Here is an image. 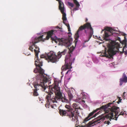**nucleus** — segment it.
I'll return each instance as SVG.
<instances>
[{
    "label": "nucleus",
    "mask_w": 127,
    "mask_h": 127,
    "mask_svg": "<svg viewBox=\"0 0 127 127\" xmlns=\"http://www.w3.org/2000/svg\"><path fill=\"white\" fill-rule=\"evenodd\" d=\"M67 3L68 5L71 7H73L74 6V5L73 3H71L69 2H68Z\"/></svg>",
    "instance_id": "obj_24"
},
{
    "label": "nucleus",
    "mask_w": 127,
    "mask_h": 127,
    "mask_svg": "<svg viewBox=\"0 0 127 127\" xmlns=\"http://www.w3.org/2000/svg\"><path fill=\"white\" fill-rule=\"evenodd\" d=\"M67 50L66 49H64V50L61 52H58V55L59 58H60L62 55H64L66 52Z\"/></svg>",
    "instance_id": "obj_18"
},
{
    "label": "nucleus",
    "mask_w": 127,
    "mask_h": 127,
    "mask_svg": "<svg viewBox=\"0 0 127 127\" xmlns=\"http://www.w3.org/2000/svg\"><path fill=\"white\" fill-rule=\"evenodd\" d=\"M67 91H67V92L68 94V95L70 100L73 97V96L70 90H67Z\"/></svg>",
    "instance_id": "obj_20"
},
{
    "label": "nucleus",
    "mask_w": 127,
    "mask_h": 127,
    "mask_svg": "<svg viewBox=\"0 0 127 127\" xmlns=\"http://www.w3.org/2000/svg\"><path fill=\"white\" fill-rule=\"evenodd\" d=\"M116 40H118L120 42H121V39L120 37H116Z\"/></svg>",
    "instance_id": "obj_25"
},
{
    "label": "nucleus",
    "mask_w": 127,
    "mask_h": 127,
    "mask_svg": "<svg viewBox=\"0 0 127 127\" xmlns=\"http://www.w3.org/2000/svg\"><path fill=\"white\" fill-rule=\"evenodd\" d=\"M123 51L124 52V54L125 55H127V50H126V51Z\"/></svg>",
    "instance_id": "obj_27"
},
{
    "label": "nucleus",
    "mask_w": 127,
    "mask_h": 127,
    "mask_svg": "<svg viewBox=\"0 0 127 127\" xmlns=\"http://www.w3.org/2000/svg\"><path fill=\"white\" fill-rule=\"evenodd\" d=\"M61 83L60 81L58 79H55L54 80V83L51 86L49 85V90L50 92L46 96V99L48 105H50L51 107L55 109L56 106V104H54V105H52L53 103L57 102V89L58 87H59V84Z\"/></svg>",
    "instance_id": "obj_6"
},
{
    "label": "nucleus",
    "mask_w": 127,
    "mask_h": 127,
    "mask_svg": "<svg viewBox=\"0 0 127 127\" xmlns=\"http://www.w3.org/2000/svg\"><path fill=\"white\" fill-rule=\"evenodd\" d=\"M92 60L94 63L97 64L98 63V61L97 59L95 56H93L92 57Z\"/></svg>",
    "instance_id": "obj_21"
},
{
    "label": "nucleus",
    "mask_w": 127,
    "mask_h": 127,
    "mask_svg": "<svg viewBox=\"0 0 127 127\" xmlns=\"http://www.w3.org/2000/svg\"><path fill=\"white\" fill-rule=\"evenodd\" d=\"M124 46L123 49V51H124V49L125 48H126L127 47V42L126 41H124Z\"/></svg>",
    "instance_id": "obj_23"
},
{
    "label": "nucleus",
    "mask_w": 127,
    "mask_h": 127,
    "mask_svg": "<svg viewBox=\"0 0 127 127\" xmlns=\"http://www.w3.org/2000/svg\"><path fill=\"white\" fill-rule=\"evenodd\" d=\"M88 19H87L86 18V22H87V21H88Z\"/></svg>",
    "instance_id": "obj_30"
},
{
    "label": "nucleus",
    "mask_w": 127,
    "mask_h": 127,
    "mask_svg": "<svg viewBox=\"0 0 127 127\" xmlns=\"http://www.w3.org/2000/svg\"><path fill=\"white\" fill-rule=\"evenodd\" d=\"M74 49H73L72 51L70 50V52L66 56L65 59V66H63L61 68L62 71L61 74L62 75L61 78L64 76L63 72L67 69L71 68L72 67L71 65L72 63H74L75 59V56L72 54V52Z\"/></svg>",
    "instance_id": "obj_7"
},
{
    "label": "nucleus",
    "mask_w": 127,
    "mask_h": 127,
    "mask_svg": "<svg viewBox=\"0 0 127 127\" xmlns=\"http://www.w3.org/2000/svg\"><path fill=\"white\" fill-rule=\"evenodd\" d=\"M41 58H45L49 62V61L51 62L54 63L58 61L59 58L57 56L55 55V53L52 51H50L49 53H45V54H42L40 56Z\"/></svg>",
    "instance_id": "obj_9"
},
{
    "label": "nucleus",
    "mask_w": 127,
    "mask_h": 127,
    "mask_svg": "<svg viewBox=\"0 0 127 127\" xmlns=\"http://www.w3.org/2000/svg\"><path fill=\"white\" fill-rule=\"evenodd\" d=\"M106 50V49L105 50H104V51H106V52H107V51Z\"/></svg>",
    "instance_id": "obj_32"
},
{
    "label": "nucleus",
    "mask_w": 127,
    "mask_h": 127,
    "mask_svg": "<svg viewBox=\"0 0 127 127\" xmlns=\"http://www.w3.org/2000/svg\"><path fill=\"white\" fill-rule=\"evenodd\" d=\"M46 105H45L46 107Z\"/></svg>",
    "instance_id": "obj_35"
},
{
    "label": "nucleus",
    "mask_w": 127,
    "mask_h": 127,
    "mask_svg": "<svg viewBox=\"0 0 127 127\" xmlns=\"http://www.w3.org/2000/svg\"><path fill=\"white\" fill-rule=\"evenodd\" d=\"M33 71L37 74L36 80L33 84L35 88L33 95L34 96H37L39 95V90L45 91L46 89L48 87V85L51 83V79L49 76L44 73V70L39 66L35 68Z\"/></svg>",
    "instance_id": "obj_2"
},
{
    "label": "nucleus",
    "mask_w": 127,
    "mask_h": 127,
    "mask_svg": "<svg viewBox=\"0 0 127 127\" xmlns=\"http://www.w3.org/2000/svg\"><path fill=\"white\" fill-rule=\"evenodd\" d=\"M73 1L76 6V7L74 8L73 11H76L78 10L80 6V5L79 2L76 0H73Z\"/></svg>",
    "instance_id": "obj_16"
},
{
    "label": "nucleus",
    "mask_w": 127,
    "mask_h": 127,
    "mask_svg": "<svg viewBox=\"0 0 127 127\" xmlns=\"http://www.w3.org/2000/svg\"><path fill=\"white\" fill-rule=\"evenodd\" d=\"M71 70L70 69H69L65 73V77L68 80H69L71 77Z\"/></svg>",
    "instance_id": "obj_15"
},
{
    "label": "nucleus",
    "mask_w": 127,
    "mask_h": 127,
    "mask_svg": "<svg viewBox=\"0 0 127 127\" xmlns=\"http://www.w3.org/2000/svg\"><path fill=\"white\" fill-rule=\"evenodd\" d=\"M109 122L108 121V122H107V124H109Z\"/></svg>",
    "instance_id": "obj_33"
},
{
    "label": "nucleus",
    "mask_w": 127,
    "mask_h": 127,
    "mask_svg": "<svg viewBox=\"0 0 127 127\" xmlns=\"http://www.w3.org/2000/svg\"><path fill=\"white\" fill-rule=\"evenodd\" d=\"M57 89V92L56 93L57 94V99L59 101H61L62 102L66 103L65 107L67 109L66 110L68 112V116L72 121H76V123H78V120L77 116L76 114H78L81 109L79 106V104L78 103H73L71 107L70 106V102L69 100L66 98L64 95V97L63 96L60 92V87H58Z\"/></svg>",
    "instance_id": "obj_3"
},
{
    "label": "nucleus",
    "mask_w": 127,
    "mask_h": 127,
    "mask_svg": "<svg viewBox=\"0 0 127 127\" xmlns=\"http://www.w3.org/2000/svg\"><path fill=\"white\" fill-rule=\"evenodd\" d=\"M80 96H81V97L80 98V99L82 100L84 98H86L87 95H86L85 93L83 92L81 93Z\"/></svg>",
    "instance_id": "obj_19"
},
{
    "label": "nucleus",
    "mask_w": 127,
    "mask_h": 127,
    "mask_svg": "<svg viewBox=\"0 0 127 127\" xmlns=\"http://www.w3.org/2000/svg\"><path fill=\"white\" fill-rule=\"evenodd\" d=\"M108 47L107 52H106V51H102L100 56L105 57L109 59L111 55H115L116 54L117 52L116 46L112 44H109Z\"/></svg>",
    "instance_id": "obj_8"
},
{
    "label": "nucleus",
    "mask_w": 127,
    "mask_h": 127,
    "mask_svg": "<svg viewBox=\"0 0 127 127\" xmlns=\"http://www.w3.org/2000/svg\"><path fill=\"white\" fill-rule=\"evenodd\" d=\"M79 102H80L83 104H84L85 103V101L84 100H81V101H80Z\"/></svg>",
    "instance_id": "obj_26"
},
{
    "label": "nucleus",
    "mask_w": 127,
    "mask_h": 127,
    "mask_svg": "<svg viewBox=\"0 0 127 127\" xmlns=\"http://www.w3.org/2000/svg\"><path fill=\"white\" fill-rule=\"evenodd\" d=\"M125 0L127 1V0Z\"/></svg>",
    "instance_id": "obj_37"
},
{
    "label": "nucleus",
    "mask_w": 127,
    "mask_h": 127,
    "mask_svg": "<svg viewBox=\"0 0 127 127\" xmlns=\"http://www.w3.org/2000/svg\"><path fill=\"white\" fill-rule=\"evenodd\" d=\"M93 32V30L90 23H87L83 26H81L75 35V40L74 42L75 47H78L80 43V41H78V39L80 38L82 41L87 42L92 36Z\"/></svg>",
    "instance_id": "obj_4"
},
{
    "label": "nucleus",
    "mask_w": 127,
    "mask_h": 127,
    "mask_svg": "<svg viewBox=\"0 0 127 127\" xmlns=\"http://www.w3.org/2000/svg\"><path fill=\"white\" fill-rule=\"evenodd\" d=\"M127 82V76L124 73L122 78L120 79V85L122 86L124 83H126Z\"/></svg>",
    "instance_id": "obj_14"
},
{
    "label": "nucleus",
    "mask_w": 127,
    "mask_h": 127,
    "mask_svg": "<svg viewBox=\"0 0 127 127\" xmlns=\"http://www.w3.org/2000/svg\"><path fill=\"white\" fill-rule=\"evenodd\" d=\"M104 118L103 116L102 117H100V116L97 117L93 122H90L88 124L87 127H90L94 126L95 124V123L98 122V123H99V121H102L104 119Z\"/></svg>",
    "instance_id": "obj_13"
},
{
    "label": "nucleus",
    "mask_w": 127,
    "mask_h": 127,
    "mask_svg": "<svg viewBox=\"0 0 127 127\" xmlns=\"http://www.w3.org/2000/svg\"><path fill=\"white\" fill-rule=\"evenodd\" d=\"M66 111H67L66 110L60 109L59 110V112L61 116H63L64 115H68V113H67Z\"/></svg>",
    "instance_id": "obj_17"
},
{
    "label": "nucleus",
    "mask_w": 127,
    "mask_h": 127,
    "mask_svg": "<svg viewBox=\"0 0 127 127\" xmlns=\"http://www.w3.org/2000/svg\"><path fill=\"white\" fill-rule=\"evenodd\" d=\"M126 93H125V92H124V93H123V94H124V95L125 94H126Z\"/></svg>",
    "instance_id": "obj_31"
},
{
    "label": "nucleus",
    "mask_w": 127,
    "mask_h": 127,
    "mask_svg": "<svg viewBox=\"0 0 127 127\" xmlns=\"http://www.w3.org/2000/svg\"><path fill=\"white\" fill-rule=\"evenodd\" d=\"M111 64H112V63H111Z\"/></svg>",
    "instance_id": "obj_39"
},
{
    "label": "nucleus",
    "mask_w": 127,
    "mask_h": 127,
    "mask_svg": "<svg viewBox=\"0 0 127 127\" xmlns=\"http://www.w3.org/2000/svg\"><path fill=\"white\" fill-rule=\"evenodd\" d=\"M70 33V32H68V34H69V33Z\"/></svg>",
    "instance_id": "obj_34"
},
{
    "label": "nucleus",
    "mask_w": 127,
    "mask_h": 127,
    "mask_svg": "<svg viewBox=\"0 0 127 127\" xmlns=\"http://www.w3.org/2000/svg\"><path fill=\"white\" fill-rule=\"evenodd\" d=\"M102 107L104 109L105 112L107 113L106 114H103L100 116L101 117L104 116L105 118L103 120L107 119H109V120H111V119H114L115 118V120H117L119 115H122L125 117H126V115H127L126 111L123 109L121 110V112L119 113L120 112L119 108L113 106V103L111 102L103 106Z\"/></svg>",
    "instance_id": "obj_5"
},
{
    "label": "nucleus",
    "mask_w": 127,
    "mask_h": 127,
    "mask_svg": "<svg viewBox=\"0 0 127 127\" xmlns=\"http://www.w3.org/2000/svg\"><path fill=\"white\" fill-rule=\"evenodd\" d=\"M104 105H103L101 107H100L99 108H97L96 109V110H94L92 112H91L90 113L88 116L86 117L85 119L84 120V123H86L87 121H88L89 120H90L93 117H96V116L97 115H98L99 114L101 113V111H100L98 112L97 113L95 114L93 116L94 114L98 110H103L105 112V113H106L105 112V111L104 110V109L102 107L104 106Z\"/></svg>",
    "instance_id": "obj_12"
},
{
    "label": "nucleus",
    "mask_w": 127,
    "mask_h": 127,
    "mask_svg": "<svg viewBox=\"0 0 127 127\" xmlns=\"http://www.w3.org/2000/svg\"><path fill=\"white\" fill-rule=\"evenodd\" d=\"M72 12L71 11V13L72 14Z\"/></svg>",
    "instance_id": "obj_38"
},
{
    "label": "nucleus",
    "mask_w": 127,
    "mask_h": 127,
    "mask_svg": "<svg viewBox=\"0 0 127 127\" xmlns=\"http://www.w3.org/2000/svg\"><path fill=\"white\" fill-rule=\"evenodd\" d=\"M92 63L91 62H88L86 63V65L88 67H90L92 65Z\"/></svg>",
    "instance_id": "obj_22"
},
{
    "label": "nucleus",
    "mask_w": 127,
    "mask_h": 127,
    "mask_svg": "<svg viewBox=\"0 0 127 127\" xmlns=\"http://www.w3.org/2000/svg\"><path fill=\"white\" fill-rule=\"evenodd\" d=\"M105 61H108V60H105Z\"/></svg>",
    "instance_id": "obj_36"
},
{
    "label": "nucleus",
    "mask_w": 127,
    "mask_h": 127,
    "mask_svg": "<svg viewBox=\"0 0 127 127\" xmlns=\"http://www.w3.org/2000/svg\"><path fill=\"white\" fill-rule=\"evenodd\" d=\"M62 32L61 30H52L49 31L47 33H45L44 35H38V34L40 35L41 33H40L34 35L32 37L29 45V49L33 52V46L35 49L34 50L35 55V64L36 67L35 68L39 66L41 67L40 66H42V62L40 61V60L38 59V53L40 52L39 48L35 44V43H38L40 40L44 41L45 40L48 39L50 37L53 40H57L59 41L60 45L66 47L70 46V42L66 38H60V37L62 35Z\"/></svg>",
    "instance_id": "obj_1"
},
{
    "label": "nucleus",
    "mask_w": 127,
    "mask_h": 127,
    "mask_svg": "<svg viewBox=\"0 0 127 127\" xmlns=\"http://www.w3.org/2000/svg\"><path fill=\"white\" fill-rule=\"evenodd\" d=\"M118 30V28H112L107 27L106 28L105 30H102L101 32L102 33L103 31H104V39L106 40H110V35L109 34V33H110L113 35L115 36H117L118 34L117 33L114 32L113 31H116Z\"/></svg>",
    "instance_id": "obj_10"
},
{
    "label": "nucleus",
    "mask_w": 127,
    "mask_h": 127,
    "mask_svg": "<svg viewBox=\"0 0 127 127\" xmlns=\"http://www.w3.org/2000/svg\"><path fill=\"white\" fill-rule=\"evenodd\" d=\"M56 0L59 1V8L63 14L62 18L63 20V23L67 26L68 28V31H70V28L69 25L68 23L67 18L66 17V15L65 13V9L64 7V4L61 1H60L59 0Z\"/></svg>",
    "instance_id": "obj_11"
},
{
    "label": "nucleus",
    "mask_w": 127,
    "mask_h": 127,
    "mask_svg": "<svg viewBox=\"0 0 127 127\" xmlns=\"http://www.w3.org/2000/svg\"><path fill=\"white\" fill-rule=\"evenodd\" d=\"M56 28L58 29V28H59L58 27H57Z\"/></svg>",
    "instance_id": "obj_29"
},
{
    "label": "nucleus",
    "mask_w": 127,
    "mask_h": 127,
    "mask_svg": "<svg viewBox=\"0 0 127 127\" xmlns=\"http://www.w3.org/2000/svg\"><path fill=\"white\" fill-rule=\"evenodd\" d=\"M30 54H28V53H27V54H26V55H30Z\"/></svg>",
    "instance_id": "obj_28"
}]
</instances>
